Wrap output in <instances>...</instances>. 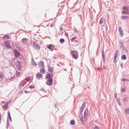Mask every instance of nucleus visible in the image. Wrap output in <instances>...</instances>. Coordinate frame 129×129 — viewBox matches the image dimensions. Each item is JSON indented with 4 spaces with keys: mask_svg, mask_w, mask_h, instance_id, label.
<instances>
[{
    "mask_svg": "<svg viewBox=\"0 0 129 129\" xmlns=\"http://www.w3.org/2000/svg\"><path fill=\"white\" fill-rule=\"evenodd\" d=\"M51 77V75L50 74H48L46 75V78H50Z\"/></svg>",
    "mask_w": 129,
    "mask_h": 129,
    "instance_id": "bb28decb",
    "label": "nucleus"
},
{
    "mask_svg": "<svg viewBox=\"0 0 129 129\" xmlns=\"http://www.w3.org/2000/svg\"><path fill=\"white\" fill-rule=\"evenodd\" d=\"M95 129H98V127H97V126H95Z\"/></svg>",
    "mask_w": 129,
    "mask_h": 129,
    "instance_id": "c9c22d12",
    "label": "nucleus"
},
{
    "mask_svg": "<svg viewBox=\"0 0 129 129\" xmlns=\"http://www.w3.org/2000/svg\"><path fill=\"white\" fill-rule=\"evenodd\" d=\"M128 19V16H122V20H127Z\"/></svg>",
    "mask_w": 129,
    "mask_h": 129,
    "instance_id": "f3484780",
    "label": "nucleus"
},
{
    "mask_svg": "<svg viewBox=\"0 0 129 129\" xmlns=\"http://www.w3.org/2000/svg\"><path fill=\"white\" fill-rule=\"evenodd\" d=\"M103 23V18H101L100 21H99V24L100 25H101Z\"/></svg>",
    "mask_w": 129,
    "mask_h": 129,
    "instance_id": "4be33fe9",
    "label": "nucleus"
},
{
    "mask_svg": "<svg viewBox=\"0 0 129 129\" xmlns=\"http://www.w3.org/2000/svg\"><path fill=\"white\" fill-rule=\"evenodd\" d=\"M5 46L6 48H8V49H11L12 48V47L11 46V45H10V44H6Z\"/></svg>",
    "mask_w": 129,
    "mask_h": 129,
    "instance_id": "b1692460",
    "label": "nucleus"
},
{
    "mask_svg": "<svg viewBox=\"0 0 129 129\" xmlns=\"http://www.w3.org/2000/svg\"><path fill=\"white\" fill-rule=\"evenodd\" d=\"M121 81L124 82V81H128L127 79H121Z\"/></svg>",
    "mask_w": 129,
    "mask_h": 129,
    "instance_id": "c85d7f7f",
    "label": "nucleus"
},
{
    "mask_svg": "<svg viewBox=\"0 0 129 129\" xmlns=\"http://www.w3.org/2000/svg\"><path fill=\"white\" fill-rule=\"evenodd\" d=\"M122 15H128L129 12H126V11H122Z\"/></svg>",
    "mask_w": 129,
    "mask_h": 129,
    "instance_id": "2eb2a0df",
    "label": "nucleus"
},
{
    "mask_svg": "<svg viewBox=\"0 0 129 129\" xmlns=\"http://www.w3.org/2000/svg\"><path fill=\"white\" fill-rule=\"evenodd\" d=\"M117 56H118V51H116L115 53L114 60L117 58Z\"/></svg>",
    "mask_w": 129,
    "mask_h": 129,
    "instance_id": "ddd939ff",
    "label": "nucleus"
},
{
    "mask_svg": "<svg viewBox=\"0 0 129 129\" xmlns=\"http://www.w3.org/2000/svg\"><path fill=\"white\" fill-rule=\"evenodd\" d=\"M8 117L10 121H12V117L11 116V113L10 111H8Z\"/></svg>",
    "mask_w": 129,
    "mask_h": 129,
    "instance_id": "f8f14e48",
    "label": "nucleus"
},
{
    "mask_svg": "<svg viewBox=\"0 0 129 129\" xmlns=\"http://www.w3.org/2000/svg\"><path fill=\"white\" fill-rule=\"evenodd\" d=\"M80 118L81 121H86L88 118V109H86L83 115H80Z\"/></svg>",
    "mask_w": 129,
    "mask_h": 129,
    "instance_id": "f257e3e1",
    "label": "nucleus"
},
{
    "mask_svg": "<svg viewBox=\"0 0 129 129\" xmlns=\"http://www.w3.org/2000/svg\"><path fill=\"white\" fill-rule=\"evenodd\" d=\"M4 39L5 40H9V39H10V36H9L8 35H6L4 36Z\"/></svg>",
    "mask_w": 129,
    "mask_h": 129,
    "instance_id": "4468645a",
    "label": "nucleus"
},
{
    "mask_svg": "<svg viewBox=\"0 0 129 129\" xmlns=\"http://www.w3.org/2000/svg\"><path fill=\"white\" fill-rule=\"evenodd\" d=\"M66 36V37H69V35L68 34V33L65 32Z\"/></svg>",
    "mask_w": 129,
    "mask_h": 129,
    "instance_id": "473e14b6",
    "label": "nucleus"
},
{
    "mask_svg": "<svg viewBox=\"0 0 129 129\" xmlns=\"http://www.w3.org/2000/svg\"><path fill=\"white\" fill-rule=\"evenodd\" d=\"M2 120V114H0V121Z\"/></svg>",
    "mask_w": 129,
    "mask_h": 129,
    "instance_id": "f704fd0d",
    "label": "nucleus"
},
{
    "mask_svg": "<svg viewBox=\"0 0 129 129\" xmlns=\"http://www.w3.org/2000/svg\"><path fill=\"white\" fill-rule=\"evenodd\" d=\"M59 42L60 43H61V44H63V43H64L65 42V40L63 39H60L59 40Z\"/></svg>",
    "mask_w": 129,
    "mask_h": 129,
    "instance_id": "5701e85b",
    "label": "nucleus"
},
{
    "mask_svg": "<svg viewBox=\"0 0 129 129\" xmlns=\"http://www.w3.org/2000/svg\"><path fill=\"white\" fill-rule=\"evenodd\" d=\"M29 88H30V89H33L34 88H35V86L34 85H31L29 87Z\"/></svg>",
    "mask_w": 129,
    "mask_h": 129,
    "instance_id": "cd10ccee",
    "label": "nucleus"
},
{
    "mask_svg": "<svg viewBox=\"0 0 129 129\" xmlns=\"http://www.w3.org/2000/svg\"><path fill=\"white\" fill-rule=\"evenodd\" d=\"M121 58L123 60H125L126 59V56H125V55H122L121 56Z\"/></svg>",
    "mask_w": 129,
    "mask_h": 129,
    "instance_id": "412c9836",
    "label": "nucleus"
},
{
    "mask_svg": "<svg viewBox=\"0 0 129 129\" xmlns=\"http://www.w3.org/2000/svg\"><path fill=\"white\" fill-rule=\"evenodd\" d=\"M20 72H16V76H20Z\"/></svg>",
    "mask_w": 129,
    "mask_h": 129,
    "instance_id": "c756f323",
    "label": "nucleus"
},
{
    "mask_svg": "<svg viewBox=\"0 0 129 129\" xmlns=\"http://www.w3.org/2000/svg\"><path fill=\"white\" fill-rule=\"evenodd\" d=\"M122 9H123V10H124L125 11H128V7L124 6V7H123Z\"/></svg>",
    "mask_w": 129,
    "mask_h": 129,
    "instance_id": "a211bd4d",
    "label": "nucleus"
},
{
    "mask_svg": "<svg viewBox=\"0 0 129 129\" xmlns=\"http://www.w3.org/2000/svg\"><path fill=\"white\" fill-rule=\"evenodd\" d=\"M16 65L18 68H21V61L20 60H18L16 62Z\"/></svg>",
    "mask_w": 129,
    "mask_h": 129,
    "instance_id": "6e6552de",
    "label": "nucleus"
},
{
    "mask_svg": "<svg viewBox=\"0 0 129 129\" xmlns=\"http://www.w3.org/2000/svg\"><path fill=\"white\" fill-rule=\"evenodd\" d=\"M71 124H72L73 125H74V124H75V121L71 120Z\"/></svg>",
    "mask_w": 129,
    "mask_h": 129,
    "instance_id": "393cba45",
    "label": "nucleus"
},
{
    "mask_svg": "<svg viewBox=\"0 0 129 129\" xmlns=\"http://www.w3.org/2000/svg\"><path fill=\"white\" fill-rule=\"evenodd\" d=\"M121 92H123L124 91H125V89H122L121 90Z\"/></svg>",
    "mask_w": 129,
    "mask_h": 129,
    "instance_id": "72a5a7b5",
    "label": "nucleus"
},
{
    "mask_svg": "<svg viewBox=\"0 0 129 129\" xmlns=\"http://www.w3.org/2000/svg\"><path fill=\"white\" fill-rule=\"evenodd\" d=\"M40 72H41V73H42V74H45V69H41L40 70Z\"/></svg>",
    "mask_w": 129,
    "mask_h": 129,
    "instance_id": "6ab92c4d",
    "label": "nucleus"
},
{
    "mask_svg": "<svg viewBox=\"0 0 129 129\" xmlns=\"http://www.w3.org/2000/svg\"><path fill=\"white\" fill-rule=\"evenodd\" d=\"M46 84L47 85H50V86H52L53 85V79L49 78L48 81L46 82Z\"/></svg>",
    "mask_w": 129,
    "mask_h": 129,
    "instance_id": "7ed1b4c3",
    "label": "nucleus"
},
{
    "mask_svg": "<svg viewBox=\"0 0 129 129\" xmlns=\"http://www.w3.org/2000/svg\"><path fill=\"white\" fill-rule=\"evenodd\" d=\"M36 77L37 78H42V77H43V75L41 73H37Z\"/></svg>",
    "mask_w": 129,
    "mask_h": 129,
    "instance_id": "9d476101",
    "label": "nucleus"
},
{
    "mask_svg": "<svg viewBox=\"0 0 129 129\" xmlns=\"http://www.w3.org/2000/svg\"><path fill=\"white\" fill-rule=\"evenodd\" d=\"M39 64L41 65L42 67H44V62L43 61H40L39 62Z\"/></svg>",
    "mask_w": 129,
    "mask_h": 129,
    "instance_id": "a878e982",
    "label": "nucleus"
},
{
    "mask_svg": "<svg viewBox=\"0 0 129 129\" xmlns=\"http://www.w3.org/2000/svg\"><path fill=\"white\" fill-rule=\"evenodd\" d=\"M34 46L35 47V49H37V50H40V46L38 44L34 43Z\"/></svg>",
    "mask_w": 129,
    "mask_h": 129,
    "instance_id": "39448f33",
    "label": "nucleus"
},
{
    "mask_svg": "<svg viewBox=\"0 0 129 129\" xmlns=\"http://www.w3.org/2000/svg\"><path fill=\"white\" fill-rule=\"evenodd\" d=\"M118 30L119 32H120L121 37H122V36H123V33H122V28H121V27H119Z\"/></svg>",
    "mask_w": 129,
    "mask_h": 129,
    "instance_id": "0eeeda50",
    "label": "nucleus"
},
{
    "mask_svg": "<svg viewBox=\"0 0 129 129\" xmlns=\"http://www.w3.org/2000/svg\"><path fill=\"white\" fill-rule=\"evenodd\" d=\"M71 54L73 56L74 59H78V51L76 50H72L71 51Z\"/></svg>",
    "mask_w": 129,
    "mask_h": 129,
    "instance_id": "f03ea898",
    "label": "nucleus"
},
{
    "mask_svg": "<svg viewBox=\"0 0 129 129\" xmlns=\"http://www.w3.org/2000/svg\"><path fill=\"white\" fill-rule=\"evenodd\" d=\"M3 108L5 110H8L9 109V105H8V103L7 104H5L4 106H3Z\"/></svg>",
    "mask_w": 129,
    "mask_h": 129,
    "instance_id": "423d86ee",
    "label": "nucleus"
},
{
    "mask_svg": "<svg viewBox=\"0 0 129 129\" xmlns=\"http://www.w3.org/2000/svg\"><path fill=\"white\" fill-rule=\"evenodd\" d=\"M47 48L49 49V50L51 51H53V50H54V48H55V46L53 44H49V45H47Z\"/></svg>",
    "mask_w": 129,
    "mask_h": 129,
    "instance_id": "20e7f679",
    "label": "nucleus"
},
{
    "mask_svg": "<svg viewBox=\"0 0 129 129\" xmlns=\"http://www.w3.org/2000/svg\"><path fill=\"white\" fill-rule=\"evenodd\" d=\"M14 54H15L16 57H19V56H20V53L19 52H18V50H15L14 51Z\"/></svg>",
    "mask_w": 129,
    "mask_h": 129,
    "instance_id": "1a4fd4ad",
    "label": "nucleus"
},
{
    "mask_svg": "<svg viewBox=\"0 0 129 129\" xmlns=\"http://www.w3.org/2000/svg\"><path fill=\"white\" fill-rule=\"evenodd\" d=\"M22 42L23 43V44H25L28 42V39L26 38H24L22 39Z\"/></svg>",
    "mask_w": 129,
    "mask_h": 129,
    "instance_id": "9b49d317",
    "label": "nucleus"
},
{
    "mask_svg": "<svg viewBox=\"0 0 129 129\" xmlns=\"http://www.w3.org/2000/svg\"><path fill=\"white\" fill-rule=\"evenodd\" d=\"M98 70H99V68H97Z\"/></svg>",
    "mask_w": 129,
    "mask_h": 129,
    "instance_id": "e433bc0d",
    "label": "nucleus"
},
{
    "mask_svg": "<svg viewBox=\"0 0 129 129\" xmlns=\"http://www.w3.org/2000/svg\"><path fill=\"white\" fill-rule=\"evenodd\" d=\"M76 39H77V37H74L71 39V42H74V40H76Z\"/></svg>",
    "mask_w": 129,
    "mask_h": 129,
    "instance_id": "aec40b11",
    "label": "nucleus"
},
{
    "mask_svg": "<svg viewBox=\"0 0 129 129\" xmlns=\"http://www.w3.org/2000/svg\"><path fill=\"white\" fill-rule=\"evenodd\" d=\"M125 112L126 113H127L128 114H129V109L127 108L125 110Z\"/></svg>",
    "mask_w": 129,
    "mask_h": 129,
    "instance_id": "7c9ffc66",
    "label": "nucleus"
},
{
    "mask_svg": "<svg viewBox=\"0 0 129 129\" xmlns=\"http://www.w3.org/2000/svg\"><path fill=\"white\" fill-rule=\"evenodd\" d=\"M0 78H4V75L0 74Z\"/></svg>",
    "mask_w": 129,
    "mask_h": 129,
    "instance_id": "2f4dec72",
    "label": "nucleus"
},
{
    "mask_svg": "<svg viewBox=\"0 0 129 129\" xmlns=\"http://www.w3.org/2000/svg\"><path fill=\"white\" fill-rule=\"evenodd\" d=\"M48 70L52 73L53 72V69L51 67H48Z\"/></svg>",
    "mask_w": 129,
    "mask_h": 129,
    "instance_id": "dca6fc26",
    "label": "nucleus"
}]
</instances>
